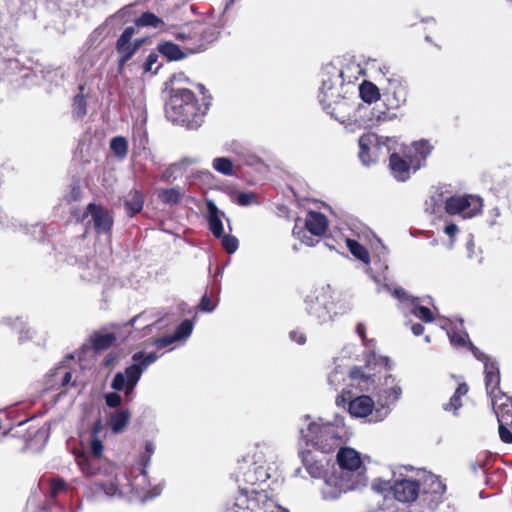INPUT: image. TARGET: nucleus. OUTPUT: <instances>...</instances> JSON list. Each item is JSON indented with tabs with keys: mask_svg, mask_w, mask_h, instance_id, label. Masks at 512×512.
<instances>
[{
	"mask_svg": "<svg viewBox=\"0 0 512 512\" xmlns=\"http://www.w3.org/2000/svg\"><path fill=\"white\" fill-rule=\"evenodd\" d=\"M80 193H81L80 187L73 186L71 194H70L71 200H77L80 197Z\"/></svg>",
	"mask_w": 512,
	"mask_h": 512,
	"instance_id": "nucleus-64",
	"label": "nucleus"
},
{
	"mask_svg": "<svg viewBox=\"0 0 512 512\" xmlns=\"http://www.w3.org/2000/svg\"><path fill=\"white\" fill-rule=\"evenodd\" d=\"M396 140L388 137H380L374 133H368L359 138V158L363 165H370L378 160L381 155L391 152Z\"/></svg>",
	"mask_w": 512,
	"mask_h": 512,
	"instance_id": "nucleus-9",
	"label": "nucleus"
},
{
	"mask_svg": "<svg viewBox=\"0 0 512 512\" xmlns=\"http://www.w3.org/2000/svg\"><path fill=\"white\" fill-rule=\"evenodd\" d=\"M381 364L384 365L383 375L378 377L376 385L375 375L370 373L369 365L366 366L367 371L361 368H353L349 373L351 387L358 388L361 392L374 389L377 391L378 402L389 408L390 404L395 403L402 394V389L396 379L388 373V359L381 358Z\"/></svg>",
	"mask_w": 512,
	"mask_h": 512,
	"instance_id": "nucleus-2",
	"label": "nucleus"
},
{
	"mask_svg": "<svg viewBox=\"0 0 512 512\" xmlns=\"http://www.w3.org/2000/svg\"><path fill=\"white\" fill-rule=\"evenodd\" d=\"M158 51L170 61H178L186 58L191 53L184 50V46L180 47L173 42H163L158 45Z\"/></svg>",
	"mask_w": 512,
	"mask_h": 512,
	"instance_id": "nucleus-29",
	"label": "nucleus"
},
{
	"mask_svg": "<svg viewBox=\"0 0 512 512\" xmlns=\"http://www.w3.org/2000/svg\"><path fill=\"white\" fill-rule=\"evenodd\" d=\"M131 414L128 410H119L111 414L109 426L113 433L119 434L124 431L130 421Z\"/></svg>",
	"mask_w": 512,
	"mask_h": 512,
	"instance_id": "nucleus-31",
	"label": "nucleus"
},
{
	"mask_svg": "<svg viewBox=\"0 0 512 512\" xmlns=\"http://www.w3.org/2000/svg\"><path fill=\"white\" fill-rule=\"evenodd\" d=\"M274 507V501L265 491L241 489L229 512H267Z\"/></svg>",
	"mask_w": 512,
	"mask_h": 512,
	"instance_id": "nucleus-10",
	"label": "nucleus"
},
{
	"mask_svg": "<svg viewBox=\"0 0 512 512\" xmlns=\"http://www.w3.org/2000/svg\"><path fill=\"white\" fill-rule=\"evenodd\" d=\"M123 16H124V9H121L117 13H115L113 16L109 17L103 25H101L98 28H96L92 32V34L90 36V39L92 41H101L105 37L104 36V31H105L106 26L108 25L109 21L112 20L115 17H123Z\"/></svg>",
	"mask_w": 512,
	"mask_h": 512,
	"instance_id": "nucleus-50",
	"label": "nucleus"
},
{
	"mask_svg": "<svg viewBox=\"0 0 512 512\" xmlns=\"http://www.w3.org/2000/svg\"><path fill=\"white\" fill-rule=\"evenodd\" d=\"M222 245L228 253H234L238 248V239L231 235L222 236Z\"/></svg>",
	"mask_w": 512,
	"mask_h": 512,
	"instance_id": "nucleus-52",
	"label": "nucleus"
},
{
	"mask_svg": "<svg viewBox=\"0 0 512 512\" xmlns=\"http://www.w3.org/2000/svg\"><path fill=\"white\" fill-rule=\"evenodd\" d=\"M411 331L415 336H419L424 332V327L419 323H414L411 325Z\"/></svg>",
	"mask_w": 512,
	"mask_h": 512,
	"instance_id": "nucleus-62",
	"label": "nucleus"
},
{
	"mask_svg": "<svg viewBox=\"0 0 512 512\" xmlns=\"http://www.w3.org/2000/svg\"><path fill=\"white\" fill-rule=\"evenodd\" d=\"M52 376L55 378L60 377L61 386L63 387L67 386L72 380V373L70 371L64 370L63 367L57 368Z\"/></svg>",
	"mask_w": 512,
	"mask_h": 512,
	"instance_id": "nucleus-56",
	"label": "nucleus"
},
{
	"mask_svg": "<svg viewBox=\"0 0 512 512\" xmlns=\"http://www.w3.org/2000/svg\"><path fill=\"white\" fill-rule=\"evenodd\" d=\"M155 446L152 442H146L145 444V452L148 454L147 462L150 459V456L154 453Z\"/></svg>",
	"mask_w": 512,
	"mask_h": 512,
	"instance_id": "nucleus-63",
	"label": "nucleus"
},
{
	"mask_svg": "<svg viewBox=\"0 0 512 512\" xmlns=\"http://www.w3.org/2000/svg\"><path fill=\"white\" fill-rule=\"evenodd\" d=\"M450 342L454 346H465L468 342V334L462 330V322L458 325L445 327Z\"/></svg>",
	"mask_w": 512,
	"mask_h": 512,
	"instance_id": "nucleus-34",
	"label": "nucleus"
},
{
	"mask_svg": "<svg viewBox=\"0 0 512 512\" xmlns=\"http://www.w3.org/2000/svg\"><path fill=\"white\" fill-rule=\"evenodd\" d=\"M304 422L305 424L300 427L301 439L323 453L334 451L347 437V428L341 419L324 422L321 418L311 420L310 416L306 415Z\"/></svg>",
	"mask_w": 512,
	"mask_h": 512,
	"instance_id": "nucleus-1",
	"label": "nucleus"
},
{
	"mask_svg": "<svg viewBox=\"0 0 512 512\" xmlns=\"http://www.w3.org/2000/svg\"><path fill=\"white\" fill-rule=\"evenodd\" d=\"M207 105H200L194 94L188 89L173 90L166 108V116L173 123L195 129L202 123Z\"/></svg>",
	"mask_w": 512,
	"mask_h": 512,
	"instance_id": "nucleus-4",
	"label": "nucleus"
},
{
	"mask_svg": "<svg viewBox=\"0 0 512 512\" xmlns=\"http://www.w3.org/2000/svg\"><path fill=\"white\" fill-rule=\"evenodd\" d=\"M336 404L338 406L348 404V411L351 416L356 418L370 416V422L382 421L390 412V409L385 405L375 407L373 399L367 395L354 396L349 388L343 389L342 393L337 396Z\"/></svg>",
	"mask_w": 512,
	"mask_h": 512,
	"instance_id": "nucleus-6",
	"label": "nucleus"
},
{
	"mask_svg": "<svg viewBox=\"0 0 512 512\" xmlns=\"http://www.w3.org/2000/svg\"><path fill=\"white\" fill-rule=\"evenodd\" d=\"M175 38L183 43L184 50H187L188 53H197L205 46L203 25L200 23H193L182 27L176 33Z\"/></svg>",
	"mask_w": 512,
	"mask_h": 512,
	"instance_id": "nucleus-17",
	"label": "nucleus"
},
{
	"mask_svg": "<svg viewBox=\"0 0 512 512\" xmlns=\"http://www.w3.org/2000/svg\"><path fill=\"white\" fill-rule=\"evenodd\" d=\"M184 192L179 187H173L169 189L157 190L158 199L169 205H174L180 202Z\"/></svg>",
	"mask_w": 512,
	"mask_h": 512,
	"instance_id": "nucleus-35",
	"label": "nucleus"
},
{
	"mask_svg": "<svg viewBox=\"0 0 512 512\" xmlns=\"http://www.w3.org/2000/svg\"><path fill=\"white\" fill-rule=\"evenodd\" d=\"M105 400H106V404L109 407L115 408L121 404L122 398L119 394L112 392V393L106 394Z\"/></svg>",
	"mask_w": 512,
	"mask_h": 512,
	"instance_id": "nucleus-57",
	"label": "nucleus"
},
{
	"mask_svg": "<svg viewBox=\"0 0 512 512\" xmlns=\"http://www.w3.org/2000/svg\"><path fill=\"white\" fill-rule=\"evenodd\" d=\"M158 355L154 352L144 353L143 351L136 352L132 355L133 364L128 366L124 372H118L113 378L111 383L112 389L116 391H125V394L130 395L143 372L156 360Z\"/></svg>",
	"mask_w": 512,
	"mask_h": 512,
	"instance_id": "nucleus-7",
	"label": "nucleus"
},
{
	"mask_svg": "<svg viewBox=\"0 0 512 512\" xmlns=\"http://www.w3.org/2000/svg\"><path fill=\"white\" fill-rule=\"evenodd\" d=\"M101 275L102 271L96 267L94 262L84 267L81 273V277L88 282L99 280Z\"/></svg>",
	"mask_w": 512,
	"mask_h": 512,
	"instance_id": "nucleus-48",
	"label": "nucleus"
},
{
	"mask_svg": "<svg viewBox=\"0 0 512 512\" xmlns=\"http://www.w3.org/2000/svg\"><path fill=\"white\" fill-rule=\"evenodd\" d=\"M124 479L126 480V486L128 487L127 490L134 493L143 502L153 499L162 492L161 485H156L152 489H149L150 482L145 471L139 472L133 477V479L124 475Z\"/></svg>",
	"mask_w": 512,
	"mask_h": 512,
	"instance_id": "nucleus-18",
	"label": "nucleus"
},
{
	"mask_svg": "<svg viewBox=\"0 0 512 512\" xmlns=\"http://www.w3.org/2000/svg\"><path fill=\"white\" fill-rule=\"evenodd\" d=\"M468 385L464 382L458 383V386L451 396L450 400L443 405V409L447 412H453L457 415V411L462 407V398L468 393Z\"/></svg>",
	"mask_w": 512,
	"mask_h": 512,
	"instance_id": "nucleus-30",
	"label": "nucleus"
},
{
	"mask_svg": "<svg viewBox=\"0 0 512 512\" xmlns=\"http://www.w3.org/2000/svg\"><path fill=\"white\" fill-rule=\"evenodd\" d=\"M359 95L361 99L368 104L376 102L380 99V92L378 87L369 81H364L362 84H360Z\"/></svg>",
	"mask_w": 512,
	"mask_h": 512,
	"instance_id": "nucleus-32",
	"label": "nucleus"
},
{
	"mask_svg": "<svg viewBox=\"0 0 512 512\" xmlns=\"http://www.w3.org/2000/svg\"><path fill=\"white\" fill-rule=\"evenodd\" d=\"M77 463L81 469V471L87 476L96 475L98 472V467L96 464L97 459L93 457L90 459L86 454L82 453L76 456Z\"/></svg>",
	"mask_w": 512,
	"mask_h": 512,
	"instance_id": "nucleus-37",
	"label": "nucleus"
},
{
	"mask_svg": "<svg viewBox=\"0 0 512 512\" xmlns=\"http://www.w3.org/2000/svg\"><path fill=\"white\" fill-rule=\"evenodd\" d=\"M299 455L305 469L311 477L319 478L322 476L325 466L322 459H317L316 455L309 450L301 451Z\"/></svg>",
	"mask_w": 512,
	"mask_h": 512,
	"instance_id": "nucleus-28",
	"label": "nucleus"
},
{
	"mask_svg": "<svg viewBox=\"0 0 512 512\" xmlns=\"http://www.w3.org/2000/svg\"><path fill=\"white\" fill-rule=\"evenodd\" d=\"M200 309L204 312H212L215 309V304L207 295H204L200 302Z\"/></svg>",
	"mask_w": 512,
	"mask_h": 512,
	"instance_id": "nucleus-60",
	"label": "nucleus"
},
{
	"mask_svg": "<svg viewBox=\"0 0 512 512\" xmlns=\"http://www.w3.org/2000/svg\"><path fill=\"white\" fill-rule=\"evenodd\" d=\"M448 197L445 196L441 190H436L431 196L429 201L426 202V209L431 214H437L441 211V208L445 207V201Z\"/></svg>",
	"mask_w": 512,
	"mask_h": 512,
	"instance_id": "nucleus-39",
	"label": "nucleus"
},
{
	"mask_svg": "<svg viewBox=\"0 0 512 512\" xmlns=\"http://www.w3.org/2000/svg\"><path fill=\"white\" fill-rule=\"evenodd\" d=\"M344 71L333 64H327L321 72V86L319 89V102L323 108L328 110L335 104L331 111H327L332 117L341 123L348 120L343 114L347 103L340 101V87L345 82Z\"/></svg>",
	"mask_w": 512,
	"mask_h": 512,
	"instance_id": "nucleus-5",
	"label": "nucleus"
},
{
	"mask_svg": "<svg viewBox=\"0 0 512 512\" xmlns=\"http://www.w3.org/2000/svg\"><path fill=\"white\" fill-rule=\"evenodd\" d=\"M423 491L425 495H431V502L437 505L446 490V486L434 474H423Z\"/></svg>",
	"mask_w": 512,
	"mask_h": 512,
	"instance_id": "nucleus-26",
	"label": "nucleus"
},
{
	"mask_svg": "<svg viewBox=\"0 0 512 512\" xmlns=\"http://www.w3.org/2000/svg\"><path fill=\"white\" fill-rule=\"evenodd\" d=\"M332 297L334 299V304H329L332 307V314L335 318L337 315L345 314L351 309L350 302L346 299V297L340 294H333Z\"/></svg>",
	"mask_w": 512,
	"mask_h": 512,
	"instance_id": "nucleus-42",
	"label": "nucleus"
},
{
	"mask_svg": "<svg viewBox=\"0 0 512 512\" xmlns=\"http://www.w3.org/2000/svg\"><path fill=\"white\" fill-rule=\"evenodd\" d=\"M305 303L308 314L318 324L323 325L334 320L332 307L329 306L334 304V299L329 286L321 288L314 295L307 296Z\"/></svg>",
	"mask_w": 512,
	"mask_h": 512,
	"instance_id": "nucleus-11",
	"label": "nucleus"
},
{
	"mask_svg": "<svg viewBox=\"0 0 512 512\" xmlns=\"http://www.w3.org/2000/svg\"><path fill=\"white\" fill-rule=\"evenodd\" d=\"M137 27H152L155 29L165 30L164 21L152 12H145L135 20Z\"/></svg>",
	"mask_w": 512,
	"mask_h": 512,
	"instance_id": "nucleus-33",
	"label": "nucleus"
},
{
	"mask_svg": "<svg viewBox=\"0 0 512 512\" xmlns=\"http://www.w3.org/2000/svg\"><path fill=\"white\" fill-rule=\"evenodd\" d=\"M99 431L100 423H97L92 430L91 439L89 443L90 452L95 459H99L103 453L102 441L97 438V433H99Z\"/></svg>",
	"mask_w": 512,
	"mask_h": 512,
	"instance_id": "nucleus-43",
	"label": "nucleus"
},
{
	"mask_svg": "<svg viewBox=\"0 0 512 512\" xmlns=\"http://www.w3.org/2000/svg\"><path fill=\"white\" fill-rule=\"evenodd\" d=\"M174 342H176V339H175V337L173 335L172 336H165V337L157 338L154 341V345L158 349H162V348H165V347L171 345Z\"/></svg>",
	"mask_w": 512,
	"mask_h": 512,
	"instance_id": "nucleus-59",
	"label": "nucleus"
},
{
	"mask_svg": "<svg viewBox=\"0 0 512 512\" xmlns=\"http://www.w3.org/2000/svg\"><path fill=\"white\" fill-rule=\"evenodd\" d=\"M389 167L392 175L398 181L404 182L410 178L411 173H414V168L399 152H392L389 158Z\"/></svg>",
	"mask_w": 512,
	"mask_h": 512,
	"instance_id": "nucleus-25",
	"label": "nucleus"
},
{
	"mask_svg": "<svg viewBox=\"0 0 512 512\" xmlns=\"http://www.w3.org/2000/svg\"><path fill=\"white\" fill-rule=\"evenodd\" d=\"M134 34L135 28L127 27L117 40L116 49L121 55L119 59L120 64L127 62L142 43L141 40L136 41L135 44L131 43V38Z\"/></svg>",
	"mask_w": 512,
	"mask_h": 512,
	"instance_id": "nucleus-23",
	"label": "nucleus"
},
{
	"mask_svg": "<svg viewBox=\"0 0 512 512\" xmlns=\"http://www.w3.org/2000/svg\"><path fill=\"white\" fill-rule=\"evenodd\" d=\"M84 88L80 87V93L75 96L73 101L72 113L75 118H82L87 113V103L82 95Z\"/></svg>",
	"mask_w": 512,
	"mask_h": 512,
	"instance_id": "nucleus-45",
	"label": "nucleus"
},
{
	"mask_svg": "<svg viewBox=\"0 0 512 512\" xmlns=\"http://www.w3.org/2000/svg\"><path fill=\"white\" fill-rule=\"evenodd\" d=\"M127 212L130 216L138 213L143 207V196L139 191H132L129 193L125 201Z\"/></svg>",
	"mask_w": 512,
	"mask_h": 512,
	"instance_id": "nucleus-38",
	"label": "nucleus"
},
{
	"mask_svg": "<svg viewBox=\"0 0 512 512\" xmlns=\"http://www.w3.org/2000/svg\"><path fill=\"white\" fill-rule=\"evenodd\" d=\"M193 330V323L186 319L184 320L176 329L173 336L175 337L176 341L186 339L188 338Z\"/></svg>",
	"mask_w": 512,
	"mask_h": 512,
	"instance_id": "nucleus-49",
	"label": "nucleus"
},
{
	"mask_svg": "<svg viewBox=\"0 0 512 512\" xmlns=\"http://www.w3.org/2000/svg\"><path fill=\"white\" fill-rule=\"evenodd\" d=\"M276 458L274 445L268 442L255 444L239 461L238 478L250 485L266 482L271 476Z\"/></svg>",
	"mask_w": 512,
	"mask_h": 512,
	"instance_id": "nucleus-3",
	"label": "nucleus"
},
{
	"mask_svg": "<svg viewBox=\"0 0 512 512\" xmlns=\"http://www.w3.org/2000/svg\"><path fill=\"white\" fill-rule=\"evenodd\" d=\"M431 145L425 141H416L409 146H405L400 154L410 163L414 171L419 170L424 164L431 153Z\"/></svg>",
	"mask_w": 512,
	"mask_h": 512,
	"instance_id": "nucleus-21",
	"label": "nucleus"
},
{
	"mask_svg": "<svg viewBox=\"0 0 512 512\" xmlns=\"http://www.w3.org/2000/svg\"><path fill=\"white\" fill-rule=\"evenodd\" d=\"M346 373L340 367L335 368L328 376V384L333 390H338L345 380Z\"/></svg>",
	"mask_w": 512,
	"mask_h": 512,
	"instance_id": "nucleus-47",
	"label": "nucleus"
},
{
	"mask_svg": "<svg viewBox=\"0 0 512 512\" xmlns=\"http://www.w3.org/2000/svg\"><path fill=\"white\" fill-rule=\"evenodd\" d=\"M389 109H391L389 106L387 109H384V110L380 109L379 107L373 108L372 113H371V115H372L371 120L375 121L377 123L394 120L396 118V114L393 112H390Z\"/></svg>",
	"mask_w": 512,
	"mask_h": 512,
	"instance_id": "nucleus-46",
	"label": "nucleus"
},
{
	"mask_svg": "<svg viewBox=\"0 0 512 512\" xmlns=\"http://www.w3.org/2000/svg\"><path fill=\"white\" fill-rule=\"evenodd\" d=\"M346 244L353 256L366 264L370 262L369 253L364 246L352 239H346Z\"/></svg>",
	"mask_w": 512,
	"mask_h": 512,
	"instance_id": "nucleus-41",
	"label": "nucleus"
},
{
	"mask_svg": "<svg viewBox=\"0 0 512 512\" xmlns=\"http://www.w3.org/2000/svg\"><path fill=\"white\" fill-rule=\"evenodd\" d=\"M345 473V471L332 468L330 472L325 474L320 487L323 499L335 500L348 491L363 487L361 478L355 480L346 476Z\"/></svg>",
	"mask_w": 512,
	"mask_h": 512,
	"instance_id": "nucleus-8",
	"label": "nucleus"
},
{
	"mask_svg": "<svg viewBox=\"0 0 512 512\" xmlns=\"http://www.w3.org/2000/svg\"><path fill=\"white\" fill-rule=\"evenodd\" d=\"M304 224L307 231L299 227L297 221L293 229V235L305 245L310 247L315 246L318 240L314 239V237L322 236L328 228L327 218L322 213L309 211Z\"/></svg>",
	"mask_w": 512,
	"mask_h": 512,
	"instance_id": "nucleus-12",
	"label": "nucleus"
},
{
	"mask_svg": "<svg viewBox=\"0 0 512 512\" xmlns=\"http://www.w3.org/2000/svg\"><path fill=\"white\" fill-rule=\"evenodd\" d=\"M256 202V196L252 192H242L236 197V203L240 206H249Z\"/></svg>",
	"mask_w": 512,
	"mask_h": 512,
	"instance_id": "nucleus-51",
	"label": "nucleus"
},
{
	"mask_svg": "<svg viewBox=\"0 0 512 512\" xmlns=\"http://www.w3.org/2000/svg\"><path fill=\"white\" fill-rule=\"evenodd\" d=\"M507 402H500L496 405L493 401V409L497 416L499 423V436L505 443H512V431L507 427L510 426L512 429V399L507 398Z\"/></svg>",
	"mask_w": 512,
	"mask_h": 512,
	"instance_id": "nucleus-19",
	"label": "nucleus"
},
{
	"mask_svg": "<svg viewBox=\"0 0 512 512\" xmlns=\"http://www.w3.org/2000/svg\"><path fill=\"white\" fill-rule=\"evenodd\" d=\"M126 484L119 482L117 484L111 483L109 486H104L103 489L105 493L109 496H115L117 494L127 493L128 490L125 489Z\"/></svg>",
	"mask_w": 512,
	"mask_h": 512,
	"instance_id": "nucleus-53",
	"label": "nucleus"
},
{
	"mask_svg": "<svg viewBox=\"0 0 512 512\" xmlns=\"http://www.w3.org/2000/svg\"><path fill=\"white\" fill-rule=\"evenodd\" d=\"M212 167L218 173H221L225 176H233L234 175V165L230 158L217 157V158L213 159Z\"/></svg>",
	"mask_w": 512,
	"mask_h": 512,
	"instance_id": "nucleus-40",
	"label": "nucleus"
},
{
	"mask_svg": "<svg viewBox=\"0 0 512 512\" xmlns=\"http://www.w3.org/2000/svg\"><path fill=\"white\" fill-rule=\"evenodd\" d=\"M384 487H379L377 484H374V488L376 490H392V493L395 499L399 502L409 503L415 501L420 492V483L419 480H413L409 478L398 479L391 486L389 483L384 482Z\"/></svg>",
	"mask_w": 512,
	"mask_h": 512,
	"instance_id": "nucleus-16",
	"label": "nucleus"
},
{
	"mask_svg": "<svg viewBox=\"0 0 512 512\" xmlns=\"http://www.w3.org/2000/svg\"><path fill=\"white\" fill-rule=\"evenodd\" d=\"M158 61V55L155 53H150L144 63V71L145 72H152L157 73L158 69L160 68V65L155 66V64Z\"/></svg>",
	"mask_w": 512,
	"mask_h": 512,
	"instance_id": "nucleus-54",
	"label": "nucleus"
},
{
	"mask_svg": "<svg viewBox=\"0 0 512 512\" xmlns=\"http://www.w3.org/2000/svg\"><path fill=\"white\" fill-rule=\"evenodd\" d=\"M89 215L97 233H107L110 230L112 218L106 209L95 204H89L81 220H85Z\"/></svg>",
	"mask_w": 512,
	"mask_h": 512,
	"instance_id": "nucleus-22",
	"label": "nucleus"
},
{
	"mask_svg": "<svg viewBox=\"0 0 512 512\" xmlns=\"http://www.w3.org/2000/svg\"><path fill=\"white\" fill-rule=\"evenodd\" d=\"M66 484L62 479H53L50 482V495L56 497L59 493L65 491Z\"/></svg>",
	"mask_w": 512,
	"mask_h": 512,
	"instance_id": "nucleus-55",
	"label": "nucleus"
},
{
	"mask_svg": "<svg viewBox=\"0 0 512 512\" xmlns=\"http://www.w3.org/2000/svg\"><path fill=\"white\" fill-rule=\"evenodd\" d=\"M458 231H459V229H458L457 225H455L453 223H450L445 226L444 232L446 235H448L450 237L449 248L453 247L454 237L457 235Z\"/></svg>",
	"mask_w": 512,
	"mask_h": 512,
	"instance_id": "nucleus-58",
	"label": "nucleus"
},
{
	"mask_svg": "<svg viewBox=\"0 0 512 512\" xmlns=\"http://www.w3.org/2000/svg\"><path fill=\"white\" fill-rule=\"evenodd\" d=\"M389 87L387 88V106L391 109H397L406 103L407 87L401 79H388Z\"/></svg>",
	"mask_w": 512,
	"mask_h": 512,
	"instance_id": "nucleus-24",
	"label": "nucleus"
},
{
	"mask_svg": "<svg viewBox=\"0 0 512 512\" xmlns=\"http://www.w3.org/2000/svg\"><path fill=\"white\" fill-rule=\"evenodd\" d=\"M115 340L116 337L113 333L96 332L90 337L91 344L95 350L107 349Z\"/></svg>",
	"mask_w": 512,
	"mask_h": 512,
	"instance_id": "nucleus-36",
	"label": "nucleus"
},
{
	"mask_svg": "<svg viewBox=\"0 0 512 512\" xmlns=\"http://www.w3.org/2000/svg\"><path fill=\"white\" fill-rule=\"evenodd\" d=\"M110 148L116 157L123 159L126 157L128 152V143L124 137H114L110 141Z\"/></svg>",
	"mask_w": 512,
	"mask_h": 512,
	"instance_id": "nucleus-44",
	"label": "nucleus"
},
{
	"mask_svg": "<svg viewBox=\"0 0 512 512\" xmlns=\"http://www.w3.org/2000/svg\"><path fill=\"white\" fill-rule=\"evenodd\" d=\"M471 350L474 354V356L481 362L484 363V373H485V385H486V391L487 394L491 398V403L493 404V401L496 402V405H499V401L501 402H507L506 399L508 397L502 395L498 397L497 393H500L499 391V384H500V371L498 363L494 360H492L489 356L481 352L478 348L474 347L472 344H470Z\"/></svg>",
	"mask_w": 512,
	"mask_h": 512,
	"instance_id": "nucleus-13",
	"label": "nucleus"
},
{
	"mask_svg": "<svg viewBox=\"0 0 512 512\" xmlns=\"http://www.w3.org/2000/svg\"><path fill=\"white\" fill-rule=\"evenodd\" d=\"M482 208V198L472 194L450 196L445 201L446 213L462 218H472L481 213Z\"/></svg>",
	"mask_w": 512,
	"mask_h": 512,
	"instance_id": "nucleus-14",
	"label": "nucleus"
},
{
	"mask_svg": "<svg viewBox=\"0 0 512 512\" xmlns=\"http://www.w3.org/2000/svg\"><path fill=\"white\" fill-rule=\"evenodd\" d=\"M290 339L294 342H296L297 344H304L305 341H306V337L305 335L300 332V331H291L290 334Z\"/></svg>",
	"mask_w": 512,
	"mask_h": 512,
	"instance_id": "nucleus-61",
	"label": "nucleus"
},
{
	"mask_svg": "<svg viewBox=\"0 0 512 512\" xmlns=\"http://www.w3.org/2000/svg\"><path fill=\"white\" fill-rule=\"evenodd\" d=\"M206 206L209 229L215 237L220 238L223 236V224L221 217L224 214L219 211L218 207L212 200H207Z\"/></svg>",
	"mask_w": 512,
	"mask_h": 512,
	"instance_id": "nucleus-27",
	"label": "nucleus"
},
{
	"mask_svg": "<svg viewBox=\"0 0 512 512\" xmlns=\"http://www.w3.org/2000/svg\"><path fill=\"white\" fill-rule=\"evenodd\" d=\"M382 291L391 292L392 295L401 300V301H407L409 306V311L411 314H413L415 317L421 319L424 322H432L434 319L433 313L430 309H428L425 306H422L418 303V299H409V297L406 295L405 291L402 288H395L391 290V288L388 285H383L377 289L378 293H381Z\"/></svg>",
	"mask_w": 512,
	"mask_h": 512,
	"instance_id": "nucleus-20",
	"label": "nucleus"
},
{
	"mask_svg": "<svg viewBox=\"0 0 512 512\" xmlns=\"http://www.w3.org/2000/svg\"><path fill=\"white\" fill-rule=\"evenodd\" d=\"M337 463L338 467H334L336 470H342L349 478H361L362 486L367 483V477L365 474V468L362 463L361 456L358 451L350 447H338Z\"/></svg>",
	"mask_w": 512,
	"mask_h": 512,
	"instance_id": "nucleus-15",
	"label": "nucleus"
}]
</instances>
